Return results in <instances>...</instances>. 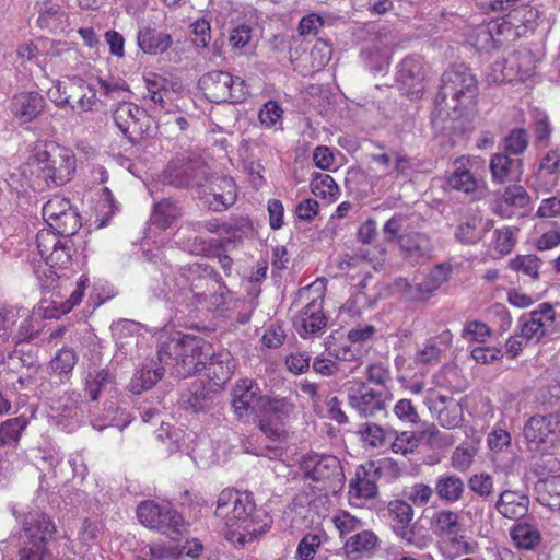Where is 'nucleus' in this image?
Masks as SVG:
<instances>
[{
  "label": "nucleus",
  "mask_w": 560,
  "mask_h": 560,
  "mask_svg": "<svg viewBox=\"0 0 560 560\" xmlns=\"http://www.w3.org/2000/svg\"><path fill=\"white\" fill-rule=\"evenodd\" d=\"M465 482L456 474L445 472L436 477L434 482V493L446 503H456L464 497Z\"/></svg>",
  "instance_id": "f704fd0d"
},
{
  "label": "nucleus",
  "mask_w": 560,
  "mask_h": 560,
  "mask_svg": "<svg viewBox=\"0 0 560 560\" xmlns=\"http://www.w3.org/2000/svg\"><path fill=\"white\" fill-rule=\"evenodd\" d=\"M49 95L59 108H69L78 115L97 110L100 105L95 88L79 75L58 80Z\"/></svg>",
  "instance_id": "0eeeda50"
},
{
  "label": "nucleus",
  "mask_w": 560,
  "mask_h": 560,
  "mask_svg": "<svg viewBox=\"0 0 560 560\" xmlns=\"http://www.w3.org/2000/svg\"><path fill=\"white\" fill-rule=\"evenodd\" d=\"M349 406L363 418L376 417L386 411L388 395L383 389H374L363 381H349L345 384Z\"/></svg>",
  "instance_id": "9b49d317"
},
{
  "label": "nucleus",
  "mask_w": 560,
  "mask_h": 560,
  "mask_svg": "<svg viewBox=\"0 0 560 560\" xmlns=\"http://www.w3.org/2000/svg\"><path fill=\"white\" fill-rule=\"evenodd\" d=\"M198 86L203 96L211 103H243L249 95L248 86L244 79L233 77L223 70H213L202 74Z\"/></svg>",
  "instance_id": "1a4fd4ad"
},
{
  "label": "nucleus",
  "mask_w": 560,
  "mask_h": 560,
  "mask_svg": "<svg viewBox=\"0 0 560 560\" xmlns=\"http://www.w3.org/2000/svg\"><path fill=\"white\" fill-rule=\"evenodd\" d=\"M423 79V63L420 57L410 56L399 63L397 80L407 89L412 90V93L418 94L422 90Z\"/></svg>",
  "instance_id": "c9c22d12"
},
{
  "label": "nucleus",
  "mask_w": 560,
  "mask_h": 560,
  "mask_svg": "<svg viewBox=\"0 0 560 560\" xmlns=\"http://www.w3.org/2000/svg\"><path fill=\"white\" fill-rule=\"evenodd\" d=\"M478 224L479 221L476 218H470L462 222L455 231V238L462 244H474L478 242L481 238Z\"/></svg>",
  "instance_id": "052dcab7"
},
{
  "label": "nucleus",
  "mask_w": 560,
  "mask_h": 560,
  "mask_svg": "<svg viewBox=\"0 0 560 560\" xmlns=\"http://www.w3.org/2000/svg\"><path fill=\"white\" fill-rule=\"evenodd\" d=\"M186 229L195 232L207 231L209 233H215L221 238L223 249L228 250L235 244L242 241L240 226L235 223L220 222L219 220L200 221L195 223H188Z\"/></svg>",
  "instance_id": "cd10ccee"
},
{
  "label": "nucleus",
  "mask_w": 560,
  "mask_h": 560,
  "mask_svg": "<svg viewBox=\"0 0 560 560\" xmlns=\"http://www.w3.org/2000/svg\"><path fill=\"white\" fill-rule=\"evenodd\" d=\"M230 354L214 355L211 350V357L207 360L203 370L207 372L208 384L217 390L221 388L232 376L233 366L230 363Z\"/></svg>",
  "instance_id": "4c0bfd02"
},
{
  "label": "nucleus",
  "mask_w": 560,
  "mask_h": 560,
  "mask_svg": "<svg viewBox=\"0 0 560 560\" xmlns=\"http://www.w3.org/2000/svg\"><path fill=\"white\" fill-rule=\"evenodd\" d=\"M529 498L518 491L505 490L495 503L497 511L505 518L520 520L528 513Z\"/></svg>",
  "instance_id": "2f4dec72"
},
{
  "label": "nucleus",
  "mask_w": 560,
  "mask_h": 560,
  "mask_svg": "<svg viewBox=\"0 0 560 560\" xmlns=\"http://www.w3.org/2000/svg\"><path fill=\"white\" fill-rule=\"evenodd\" d=\"M528 145L527 132L522 129H514L505 138V150L512 154L523 153Z\"/></svg>",
  "instance_id": "338daca9"
},
{
  "label": "nucleus",
  "mask_w": 560,
  "mask_h": 560,
  "mask_svg": "<svg viewBox=\"0 0 560 560\" xmlns=\"http://www.w3.org/2000/svg\"><path fill=\"white\" fill-rule=\"evenodd\" d=\"M43 217L50 229L65 237L74 235L81 226L77 209L60 196L52 197L44 205Z\"/></svg>",
  "instance_id": "2eb2a0df"
},
{
  "label": "nucleus",
  "mask_w": 560,
  "mask_h": 560,
  "mask_svg": "<svg viewBox=\"0 0 560 560\" xmlns=\"http://www.w3.org/2000/svg\"><path fill=\"white\" fill-rule=\"evenodd\" d=\"M73 245L67 237L54 250H50L44 258L46 265L50 267H67L72 257Z\"/></svg>",
  "instance_id": "864d4df0"
},
{
  "label": "nucleus",
  "mask_w": 560,
  "mask_h": 560,
  "mask_svg": "<svg viewBox=\"0 0 560 560\" xmlns=\"http://www.w3.org/2000/svg\"><path fill=\"white\" fill-rule=\"evenodd\" d=\"M18 518L21 532L2 541V560H13L15 549L19 560H59L48 548L56 534L51 518L39 510L28 511Z\"/></svg>",
  "instance_id": "f03ea898"
},
{
  "label": "nucleus",
  "mask_w": 560,
  "mask_h": 560,
  "mask_svg": "<svg viewBox=\"0 0 560 560\" xmlns=\"http://www.w3.org/2000/svg\"><path fill=\"white\" fill-rule=\"evenodd\" d=\"M180 215V208L175 202L163 199L155 203L150 220L153 225H156L161 230H166Z\"/></svg>",
  "instance_id": "a18cd8bd"
},
{
  "label": "nucleus",
  "mask_w": 560,
  "mask_h": 560,
  "mask_svg": "<svg viewBox=\"0 0 560 560\" xmlns=\"http://www.w3.org/2000/svg\"><path fill=\"white\" fill-rule=\"evenodd\" d=\"M113 119L120 132L132 143L139 141L149 129L147 112L131 102H119Z\"/></svg>",
  "instance_id": "dca6fc26"
},
{
  "label": "nucleus",
  "mask_w": 560,
  "mask_h": 560,
  "mask_svg": "<svg viewBox=\"0 0 560 560\" xmlns=\"http://www.w3.org/2000/svg\"><path fill=\"white\" fill-rule=\"evenodd\" d=\"M78 362V355L71 348L60 349L51 359L49 366L54 374L69 375Z\"/></svg>",
  "instance_id": "3c124183"
},
{
  "label": "nucleus",
  "mask_w": 560,
  "mask_h": 560,
  "mask_svg": "<svg viewBox=\"0 0 560 560\" xmlns=\"http://www.w3.org/2000/svg\"><path fill=\"white\" fill-rule=\"evenodd\" d=\"M388 517L395 535L401 539L406 546H413L418 549L424 547L422 538L416 533V526L412 524L413 509L404 500H392L387 505Z\"/></svg>",
  "instance_id": "f3484780"
},
{
  "label": "nucleus",
  "mask_w": 560,
  "mask_h": 560,
  "mask_svg": "<svg viewBox=\"0 0 560 560\" xmlns=\"http://www.w3.org/2000/svg\"><path fill=\"white\" fill-rule=\"evenodd\" d=\"M431 528L435 535L447 537L454 542L460 544L464 539V536H459L463 525L456 511L446 509L436 511L431 518Z\"/></svg>",
  "instance_id": "c85d7f7f"
},
{
  "label": "nucleus",
  "mask_w": 560,
  "mask_h": 560,
  "mask_svg": "<svg viewBox=\"0 0 560 560\" xmlns=\"http://www.w3.org/2000/svg\"><path fill=\"white\" fill-rule=\"evenodd\" d=\"M468 487L479 497L487 498L493 492V480L488 474H475L469 478Z\"/></svg>",
  "instance_id": "69168bd1"
},
{
  "label": "nucleus",
  "mask_w": 560,
  "mask_h": 560,
  "mask_svg": "<svg viewBox=\"0 0 560 560\" xmlns=\"http://www.w3.org/2000/svg\"><path fill=\"white\" fill-rule=\"evenodd\" d=\"M358 433L366 445L374 448L385 446L387 440H390L394 434L372 422L361 424Z\"/></svg>",
  "instance_id": "09e8293b"
},
{
  "label": "nucleus",
  "mask_w": 560,
  "mask_h": 560,
  "mask_svg": "<svg viewBox=\"0 0 560 560\" xmlns=\"http://www.w3.org/2000/svg\"><path fill=\"white\" fill-rule=\"evenodd\" d=\"M264 398L259 385L254 380L242 378L233 387L232 407L238 419L259 415Z\"/></svg>",
  "instance_id": "a211bd4d"
},
{
  "label": "nucleus",
  "mask_w": 560,
  "mask_h": 560,
  "mask_svg": "<svg viewBox=\"0 0 560 560\" xmlns=\"http://www.w3.org/2000/svg\"><path fill=\"white\" fill-rule=\"evenodd\" d=\"M163 183L176 188L195 185L200 189L208 182V166L199 158L179 155L171 160L162 173Z\"/></svg>",
  "instance_id": "9d476101"
},
{
  "label": "nucleus",
  "mask_w": 560,
  "mask_h": 560,
  "mask_svg": "<svg viewBox=\"0 0 560 560\" xmlns=\"http://www.w3.org/2000/svg\"><path fill=\"white\" fill-rule=\"evenodd\" d=\"M16 325L15 332L12 337V341L15 345L34 339L38 332L34 318L26 314V312H23V314L20 315V319Z\"/></svg>",
  "instance_id": "5fc2aeb1"
},
{
  "label": "nucleus",
  "mask_w": 560,
  "mask_h": 560,
  "mask_svg": "<svg viewBox=\"0 0 560 560\" xmlns=\"http://www.w3.org/2000/svg\"><path fill=\"white\" fill-rule=\"evenodd\" d=\"M59 236L61 235L52 229L40 230L36 234L37 249L42 259H44L50 250H54L60 243L63 242V240H61Z\"/></svg>",
  "instance_id": "bf43d9fd"
},
{
  "label": "nucleus",
  "mask_w": 560,
  "mask_h": 560,
  "mask_svg": "<svg viewBox=\"0 0 560 560\" xmlns=\"http://www.w3.org/2000/svg\"><path fill=\"white\" fill-rule=\"evenodd\" d=\"M489 167L492 180L498 184L518 180L523 173L522 160L510 158L504 153L493 154Z\"/></svg>",
  "instance_id": "c756f323"
},
{
  "label": "nucleus",
  "mask_w": 560,
  "mask_h": 560,
  "mask_svg": "<svg viewBox=\"0 0 560 560\" xmlns=\"http://www.w3.org/2000/svg\"><path fill=\"white\" fill-rule=\"evenodd\" d=\"M332 523L337 530L339 532L340 537L349 535L360 530L363 527V523L360 518L351 515L347 511H339L334 517Z\"/></svg>",
  "instance_id": "4d7b16f0"
},
{
  "label": "nucleus",
  "mask_w": 560,
  "mask_h": 560,
  "mask_svg": "<svg viewBox=\"0 0 560 560\" xmlns=\"http://www.w3.org/2000/svg\"><path fill=\"white\" fill-rule=\"evenodd\" d=\"M294 406L287 398H270L265 396L261 411L259 415L270 417L275 421L283 424V421L292 413Z\"/></svg>",
  "instance_id": "49530a36"
},
{
  "label": "nucleus",
  "mask_w": 560,
  "mask_h": 560,
  "mask_svg": "<svg viewBox=\"0 0 560 560\" xmlns=\"http://www.w3.org/2000/svg\"><path fill=\"white\" fill-rule=\"evenodd\" d=\"M311 190L320 198L335 199L339 195V187L335 179L325 173H314L312 175Z\"/></svg>",
  "instance_id": "8fccbe9b"
},
{
  "label": "nucleus",
  "mask_w": 560,
  "mask_h": 560,
  "mask_svg": "<svg viewBox=\"0 0 560 560\" xmlns=\"http://www.w3.org/2000/svg\"><path fill=\"white\" fill-rule=\"evenodd\" d=\"M137 42L139 48L143 52L154 56L166 52L174 44V39L171 34L160 32L151 26H145L139 30Z\"/></svg>",
  "instance_id": "7c9ffc66"
},
{
  "label": "nucleus",
  "mask_w": 560,
  "mask_h": 560,
  "mask_svg": "<svg viewBox=\"0 0 560 560\" xmlns=\"http://www.w3.org/2000/svg\"><path fill=\"white\" fill-rule=\"evenodd\" d=\"M282 107L276 101H268L258 113V119L267 128L275 126L282 118Z\"/></svg>",
  "instance_id": "0e129e2a"
},
{
  "label": "nucleus",
  "mask_w": 560,
  "mask_h": 560,
  "mask_svg": "<svg viewBox=\"0 0 560 560\" xmlns=\"http://www.w3.org/2000/svg\"><path fill=\"white\" fill-rule=\"evenodd\" d=\"M381 470L373 462L358 467L355 478L349 483V495L358 499H373L378 493L377 480Z\"/></svg>",
  "instance_id": "393cba45"
},
{
  "label": "nucleus",
  "mask_w": 560,
  "mask_h": 560,
  "mask_svg": "<svg viewBox=\"0 0 560 560\" xmlns=\"http://www.w3.org/2000/svg\"><path fill=\"white\" fill-rule=\"evenodd\" d=\"M19 319L20 311L18 310L9 308L0 313V332L3 339L13 337Z\"/></svg>",
  "instance_id": "774afa93"
},
{
  "label": "nucleus",
  "mask_w": 560,
  "mask_h": 560,
  "mask_svg": "<svg viewBox=\"0 0 560 560\" xmlns=\"http://www.w3.org/2000/svg\"><path fill=\"white\" fill-rule=\"evenodd\" d=\"M295 325L303 338L322 332L327 326V317L323 313L322 302L313 300L304 306Z\"/></svg>",
  "instance_id": "bb28decb"
},
{
  "label": "nucleus",
  "mask_w": 560,
  "mask_h": 560,
  "mask_svg": "<svg viewBox=\"0 0 560 560\" xmlns=\"http://www.w3.org/2000/svg\"><path fill=\"white\" fill-rule=\"evenodd\" d=\"M442 349L438 346L435 340L428 341L415 354V363L422 365H434L440 362Z\"/></svg>",
  "instance_id": "e2e57ef3"
},
{
  "label": "nucleus",
  "mask_w": 560,
  "mask_h": 560,
  "mask_svg": "<svg viewBox=\"0 0 560 560\" xmlns=\"http://www.w3.org/2000/svg\"><path fill=\"white\" fill-rule=\"evenodd\" d=\"M538 501L551 510H560V475L540 479L536 486Z\"/></svg>",
  "instance_id": "58836bf2"
},
{
  "label": "nucleus",
  "mask_w": 560,
  "mask_h": 560,
  "mask_svg": "<svg viewBox=\"0 0 560 560\" xmlns=\"http://www.w3.org/2000/svg\"><path fill=\"white\" fill-rule=\"evenodd\" d=\"M75 155L67 148L51 145L39 150L28 159L27 165L38 182L46 187H58L67 184L75 172Z\"/></svg>",
  "instance_id": "20e7f679"
},
{
  "label": "nucleus",
  "mask_w": 560,
  "mask_h": 560,
  "mask_svg": "<svg viewBox=\"0 0 560 560\" xmlns=\"http://www.w3.org/2000/svg\"><path fill=\"white\" fill-rule=\"evenodd\" d=\"M536 59L527 48L511 52L503 63H495L493 74L487 77L488 83L525 81L535 74Z\"/></svg>",
  "instance_id": "f8f14e48"
},
{
  "label": "nucleus",
  "mask_w": 560,
  "mask_h": 560,
  "mask_svg": "<svg viewBox=\"0 0 560 560\" xmlns=\"http://www.w3.org/2000/svg\"><path fill=\"white\" fill-rule=\"evenodd\" d=\"M28 425V419L24 416L15 417L3 421L0 424V445L18 448L22 433Z\"/></svg>",
  "instance_id": "37998d69"
},
{
  "label": "nucleus",
  "mask_w": 560,
  "mask_h": 560,
  "mask_svg": "<svg viewBox=\"0 0 560 560\" xmlns=\"http://www.w3.org/2000/svg\"><path fill=\"white\" fill-rule=\"evenodd\" d=\"M548 390L542 394V404L550 408L547 415H535L524 424L523 435L529 450L548 451L560 445V400L551 407Z\"/></svg>",
  "instance_id": "6e6552de"
},
{
  "label": "nucleus",
  "mask_w": 560,
  "mask_h": 560,
  "mask_svg": "<svg viewBox=\"0 0 560 560\" xmlns=\"http://www.w3.org/2000/svg\"><path fill=\"white\" fill-rule=\"evenodd\" d=\"M371 158L374 163L384 167H389L393 162V167L386 173V176L390 179H406L412 173L413 163L411 159L398 151L375 153Z\"/></svg>",
  "instance_id": "72a5a7b5"
},
{
  "label": "nucleus",
  "mask_w": 560,
  "mask_h": 560,
  "mask_svg": "<svg viewBox=\"0 0 560 560\" xmlns=\"http://www.w3.org/2000/svg\"><path fill=\"white\" fill-rule=\"evenodd\" d=\"M97 83L102 94L110 100L122 98L128 92L126 82L118 78H97Z\"/></svg>",
  "instance_id": "680f3d73"
},
{
  "label": "nucleus",
  "mask_w": 560,
  "mask_h": 560,
  "mask_svg": "<svg viewBox=\"0 0 560 560\" xmlns=\"http://www.w3.org/2000/svg\"><path fill=\"white\" fill-rule=\"evenodd\" d=\"M229 292L212 266L194 262L172 269L159 295L189 307L208 301H211V305L223 304Z\"/></svg>",
  "instance_id": "f257e3e1"
},
{
  "label": "nucleus",
  "mask_w": 560,
  "mask_h": 560,
  "mask_svg": "<svg viewBox=\"0 0 560 560\" xmlns=\"http://www.w3.org/2000/svg\"><path fill=\"white\" fill-rule=\"evenodd\" d=\"M427 405L436 416L439 423L446 429H455L464 421L460 404L451 396L430 390L427 396Z\"/></svg>",
  "instance_id": "412c9836"
},
{
  "label": "nucleus",
  "mask_w": 560,
  "mask_h": 560,
  "mask_svg": "<svg viewBox=\"0 0 560 560\" xmlns=\"http://www.w3.org/2000/svg\"><path fill=\"white\" fill-rule=\"evenodd\" d=\"M164 366L153 368L152 365L143 366L137 372L132 380V389L136 393L151 388L164 375Z\"/></svg>",
  "instance_id": "603ef678"
},
{
  "label": "nucleus",
  "mask_w": 560,
  "mask_h": 560,
  "mask_svg": "<svg viewBox=\"0 0 560 560\" xmlns=\"http://www.w3.org/2000/svg\"><path fill=\"white\" fill-rule=\"evenodd\" d=\"M254 508L255 505L247 494L228 489L219 494L214 515L228 527V539L237 540L243 545L247 541V535L253 536L255 529H250L252 521L249 518Z\"/></svg>",
  "instance_id": "423d86ee"
},
{
  "label": "nucleus",
  "mask_w": 560,
  "mask_h": 560,
  "mask_svg": "<svg viewBox=\"0 0 560 560\" xmlns=\"http://www.w3.org/2000/svg\"><path fill=\"white\" fill-rule=\"evenodd\" d=\"M218 390L202 380L191 383L188 392L182 395V406L192 412H207L212 409Z\"/></svg>",
  "instance_id": "a878e982"
},
{
  "label": "nucleus",
  "mask_w": 560,
  "mask_h": 560,
  "mask_svg": "<svg viewBox=\"0 0 560 560\" xmlns=\"http://www.w3.org/2000/svg\"><path fill=\"white\" fill-rule=\"evenodd\" d=\"M556 313L549 303L540 304L536 310L520 318V329L525 340H539L553 331Z\"/></svg>",
  "instance_id": "6ab92c4d"
},
{
  "label": "nucleus",
  "mask_w": 560,
  "mask_h": 560,
  "mask_svg": "<svg viewBox=\"0 0 560 560\" xmlns=\"http://www.w3.org/2000/svg\"><path fill=\"white\" fill-rule=\"evenodd\" d=\"M447 185L454 190L470 195L483 188V180L472 172L470 160L460 156L454 161L453 171L447 177Z\"/></svg>",
  "instance_id": "b1692460"
},
{
  "label": "nucleus",
  "mask_w": 560,
  "mask_h": 560,
  "mask_svg": "<svg viewBox=\"0 0 560 560\" xmlns=\"http://www.w3.org/2000/svg\"><path fill=\"white\" fill-rule=\"evenodd\" d=\"M380 539L372 530L362 529L351 535L343 545L347 557L359 559L371 555L378 546Z\"/></svg>",
  "instance_id": "e433bc0d"
},
{
  "label": "nucleus",
  "mask_w": 560,
  "mask_h": 560,
  "mask_svg": "<svg viewBox=\"0 0 560 560\" xmlns=\"http://www.w3.org/2000/svg\"><path fill=\"white\" fill-rule=\"evenodd\" d=\"M511 537L520 549L533 550L541 541L540 532L528 523H518L511 529Z\"/></svg>",
  "instance_id": "c03bdc74"
},
{
  "label": "nucleus",
  "mask_w": 560,
  "mask_h": 560,
  "mask_svg": "<svg viewBox=\"0 0 560 560\" xmlns=\"http://www.w3.org/2000/svg\"><path fill=\"white\" fill-rule=\"evenodd\" d=\"M477 79L464 63L452 65L442 74L435 103L447 109L460 110L474 104Z\"/></svg>",
  "instance_id": "39448f33"
},
{
  "label": "nucleus",
  "mask_w": 560,
  "mask_h": 560,
  "mask_svg": "<svg viewBox=\"0 0 560 560\" xmlns=\"http://www.w3.org/2000/svg\"><path fill=\"white\" fill-rule=\"evenodd\" d=\"M398 244L404 259L410 264H422L432 257L433 244L425 233H404L398 238Z\"/></svg>",
  "instance_id": "4be33fe9"
},
{
  "label": "nucleus",
  "mask_w": 560,
  "mask_h": 560,
  "mask_svg": "<svg viewBox=\"0 0 560 560\" xmlns=\"http://www.w3.org/2000/svg\"><path fill=\"white\" fill-rule=\"evenodd\" d=\"M395 287L401 293L404 299L412 302L427 301L435 292L424 278L421 281L413 282H409L406 279H398L395 282Z\"/></svg>",
  "instance_id": "a19ab883"
},
{
  "label": "nucleus",
  "mask_w": 560,
  "mask_h": 560,
  "mask_svg": "<svg viewBox=\"0 0 560 560\" xmlns=\"http://www.w3.org/2000/svg\"><path fill=\"white\" fill-rule=\"evenodd\" d=\"M301 470L306 478L320 482L325 490L335 489L345 480L341 464L332 455H304L301 460Z\"/></svg>",
  "instance_id": "ddd939ff"
},
{
  "label": "nucleus",
  "mask_w": 560,
  "mask_h": 560,
  "mask_svg": "<svg viewBox=\"0 0 560 560\" xmlns=\"http://www.w3.org/2000/svg\"><path fill=\"white\" fill-rule=\"evenodd\" d=\"M200 189L207 197L209 207L217 212L226 210L236 200L235 183L230 177H208V182H203V187Z\"/></svg>",
  "instance_id": "aec40b11"
},
{
  "label": "nucleus",
  "mask_w": 560,
  "mask_h": 560,
  "mask_svg": "<svg viewBox=\"0 0 560 560\" xmlns=\"http://www.w3.org/2000/svg\"><path fill=\"white\" fill-rule=\"evenodd\" d=\"M530 197L521 185L508 186L502 195V202L510 207L524 209L529 205Z\"/></svg>",
  "instance_id": "13d9d810"
},
{
  "label": "nucleus",
  "mask_w": 560,
  "mask_h": 560,
  "mask_svg": "<svg viewBox=\"0 0 560 560\" xmlns=\"http://www.w3.org/2000/svg\"><path fill=\"white\" fill-rule=\"evenodd\" d=\"M560 175V152H548L536 172L534 185L537 189L550 191L558 185Z\"/></svg>",
  "instance_id": "473e14b6"
},
{
  "label": "nucleus",
  "mask_w": 560,
  "mask_h": 560,
  "mask_svg": "<svg viewBox=\"0 0 560 560\" xmlns=\"http://www.w3.org/2000/svg\"><path fill=\"white\" fill-rule=\"evenodd\" d=\"M542 260L534 255H517L509 261V268L532 281H538L540 278V268Z\"/></svg>",
  "instance_id": "79ce46f5"
},
{
  "label": "nucleus",
  "mask_w": 560,
  "mask_h": 560,
  "mask_svg": "<svg viewBox=\"0 0 560 560\" xmlns=\"http://www.w3.org/2000/svg\"><path fill=\"white\" fill-rule=\"evenodd\" d=\"M45 106V98L39 92L23 91L12 97L10 110L20 122L26 124L35 120L44 112Z\"/></svg>",
  "instance_id": "5701e85b"
},
{
  "label": "nucleus",
  "mask_w": 560,
  "mask_h": 560,
  "mask_svg": "<svg viewBox=\"0 0 560 560\" xmlns=\"http://www.w3.org/2000/svg\"><path fill=\"white\" fill-rule=\"evenodd\" d=\"M495 28L498 25L492 21L481 23L469 32L468 40L479 51H491L498 48V40L493 35Z\"/></svg>",
  "instance_id": "ea45409f"
},
{
  "label": "nucleus",
  "mask_w": 560,
  "mask_h": 560,
  "mask_svg": "<svg viewBox=\"0 0 560 560\" xmlns=\"http://www.w3.org/2000/svg\"><path fill=\"white\" fill-rule=\"evenodd\" d=\"M322 542L323 539L319 534H306L298 545L295 558L298 560H313Z\"/></svg>",
  "instance_id": "6e6d98bb"
},
{
  "label": "nucleus",
  "mask_w": 560,
  "mask_h": 560,
  "mask_svg": "<svg viewBox=\"0 0 560 560\" xmlns=\"http://www.w3.org/2000/svg\"><path fill=\"white\" fill-rule=\"evenodd\" d=\"M113 382L114 377L107 370L90 371L85 377L84 392L92 401H96L100 398L101 392Z\"/></svg>",
  "instance_id": "de8ad7c7"
},
{
  "label": "nucleus",
  "mask_w": 560,
  "mask_h": 560,
  "mask_svg": "<svg viewBox=\"0 0 560 560\" xmlns=\"http://www.w3.org/2000/svg\"><path fill=\"white\" fill-rule=\"evenodd\" d=\"M211 357V345L205 339L176 332L162 340L158 348L161 364L172 366L178 377H189L203 370Z\"/></svg>",
  "instance_id": "7ed1b4c3"
},
{
  "label": "nucleus",
  "mask_w": 560,
  "mask_h": 560,
  "mask_svg": "<svg viewBox=\"0 0 560 560\" xmlns=\"http://www.w3.org/2000/svg\"><path fill=\"white\" fill-rule=\"evenodd\" d=\"M139 522L150 529L164 535L180 534L184 525L179 513L168 506H161L154 501H143L137 508Z\"/></svg>",
  "instance_id": "4468645a"
}]
</instances>
